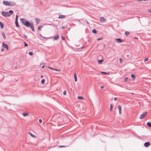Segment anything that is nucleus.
I'll return each instance as SVG.
<instances>
[{
	"mask_svg": "<svg viewBox=\"0 0 151 151\" xmlns=\"http://www.w3.org/2000/svg\"><path fill=\"white\" fill-rule=\"evenodd\" d=\"M23 35L25 38H27V37L26 35H25L24 34H23Z\"/></svg>",
	"mask_w": 151,
	"mask_h": 151,
	"instance_id": "nucleus-41",
	"label": "nucleus"
},
{
	"mask_svg": "<svg viewBox=\"0 0 151 151\" xmlns=\"http://www.w3.org/2000/svg\"><path fill=\"white\" fill-rule=\"evenodd\" d=\"M78 99H83V97H82V96H78Z\"/></svg>",
	"mask_w": 151,
	"mask_h": 151,
	"instance_id": "nucleus-27",
	"label": "nucleus"
},
{
	"mask_svg": "<svg viewBox=\"0 0 151 151\" xmlns=\"http://www.w3.org/2000/svg\"><path fill=\"white\" fill-rule=\"evenodd\" d=\"M148 60V58H146L144 60V62H146Z\"/></svg>",
	"mask_w": 151,
	"mask_h": 151,
	"instance_id": "nucleus-38",
	"label": "nucleus"
},
{
	"mask_svg": "<svg viewBox=\"0 0 151 151\" xmlns=\"http://www.w3.org/2000/svg\"><path fill=\"white\" fill-rule=\"evenodd\" d=\"M129 55H127V57H129Z\"/></svg>",
	"mask_w": 151,
	"mask_h": 151,
	"instance_id": "nucleus-53",
	"label": "nucleus"
},
{
	"mask_svg": "<svg viewBox=\"0 0 151 151\" xmlns=\"http://www.w3.org/2000/svg\"><path fill=\"white\" fill-rule=\"evenodd\" d=\"M18 15H17L16 16V17L15 21H18Z\"/></svg>",
	"mask_w": 151,
	"mask_h": 151,
	"instance_id": "nucleus-34",
	"label": "nucleus"
},
{
	"mask_svg": "<svg viewBox=\"0 0 151 151\" xmlns=\"http://www.w3.org/2000/svg\"><path fill=\"white\" fill-rule=\"evenodd\" d=\"M43 27V26H40L39 27H38V30H41V28Z\"/></svg>",
	"mask_w": 151,
	"mask_h": 151,
	"instance_id": "nucleus-26",
	"label": "nucleus"
},
{
	"mask_svg": "<svg viewBox=\"0 0 151 151\" xmlns=\"http://www.w3.org/2000/svg\"><path fill=\"white\" fill-rule=\"evenodd\" d=\"M120 63H122V59L121 58L119 59Z\"/></svg>",
	"mask_w": 151,
	"mask_h": 151,
	"instance_id": "nucleus-35",
	"label": "nucleus"
},
{
	"mask_svg": "<svg viewBox=\"0 0 151 151\" xmlns=\"http://www.w3.org/2000/svg\"><path fill=\"white\" fill-rule=\"evenodd\" d=\"M61 39L63 40H65V38L63 36H61Z\"/></svg>",
	"mask_w": 151,
	"mask_h": 151,
	"instance_id": "nucleus-32",
	"label": "nucleus"
},
{
	"mask_svg": "<svg viewBox=\"0 0 151 151\" xmlns=\"http://www.w3.org/2000/svg\"><path fill=\"white\" fill-rule=\"evenodd\" d=\"M0 25L1 27V29H3L4 28V24H3L1 21H0Z\"/></svg>",
	"mask_w": 151,
	"mask_h": 151,
	"instance_id": "nucleus-14",
	"label": "nucleus"
},
{
	"mask_svg": "<svg viewBox=\"0 0 151 151\" xmlns=\"http://www.w3.org/2000/svg\"><path fill=\"white\" fill-rule=\"evenodd\" d=\"M66 94V91H64L63 92V94L64 95H65Z\"/></svg>",
	"mask_w": 151,
	"mask_h": 151,
	"instance_id": "nucleus-33",
	"label": "nucleus"
},
{
	"mask_svg": "<svg viewBox=\"0 0 151 151\" xmlns=\"http://www.w3.org/2000/svg\"><path fill=\"white\" fill-rule=\"evenodd\" d=\"M74 78L75 79V81L76 82H77V77L76 75V73L74 74Z\"/></svg>",
	"mask_w": 151,
	"mask_h": 151,
	"instance_id": "nucleus-15",
	"label": "nucleus"
},
{
	"mask_svg": "<svg viewBox=\"0 0 151 151\" xmlns=\"http://www.w3.org/2000/svg\"><path fill=\"white\" fill-rule=\"evenodd\" d=\"M43 76H42V75H41V78H43Z\"/></svg>",
	"mask_w": 151,
	"mask_h": 151,
	"instance_id": "nucleus-51",
	"label": "nucleus"
},
{
	"mask_svg": "<svg viewBox=\"0 0 151 151\" xmlns=\"http://www.w3.org/2000/svg\"><path fill=\"white\" fill-rule=\"evenodd\" d=\"M68 146H60L59 147L60 148L64 147H68Z\"/></svg>",
	"mask_w": 151,
	"mask_h": 151,
	"instance_id": "nucleus-29",
	"label": "nucleus"
},
{
	"mask_svg": "<svg viewBox=\"0 0 151 151\" xmlns=\"http://www.w3.org/2000/svg\"><path fill=\"white\" fill-rule=\"evenodd\" d=\"M131 76L132 77V78L133 79L135 78V76L133 74H131Z\"/></svg>",
	"mask_w": 151,
	"mask_h": 151,
	"instance_id": "nucleus-21",
	"label": "nucleus"
},
{
	"mask_svg": "<svg viewBox=\"0 0 151 151\" xmlns=\"http://www.w3.org/2000/svg\"><path fill=\"white\" fill-rule=\"evenodd\" d=\"M15 22L16 27H19V25L18 24V21H15Z\"/></svg>",
	"mask_w": 151,
	"mask_h": 151,
	"instance_id": "nucleus-16",
	"label": "nucleus"
},
{
	"mask_svg": "<svg viewBox=\"0 0 151 151\" xmlns=\"http://www.w3.org/2000/svg\"><path fill=\"white\" fill-rule=\"evenodd\" d=\"M1 34L2 35L3 37L4 38V39H6V35H5V33L3 32H2L1 33Z\"/></svg>",
	"mask_w": 151,
	"mask_h": 151,
	"instance_id": "nucleus-11",
	"label": "nucleus"
},
{
	"mask_svg": "<svg viewBox=\"0 0 151 151\" xmlns=\"http://www.w3.org/2000/svg\"><path fill=\"white\" fill-rule=\"evenodd\" d=\"M54 70H55V71H60V70H59V69H57L56 68H55Z\"/></svg>",
	"mask_w": 151,
	"mask_h": 151,
	"instance_id": "nucleus-30",
	"label": "nucleus"
},
{
	"mask_svg": "<svg viewBox=\"0 0 151 151\" xmlns=\"http://www.w3.org/2000/svg\"><path fill=\"white\" fill-rule=\"evenodd\" d=\"M84 46H82V47H81V49L83 48H84Z\"/></svg>",
	"mask_w": 151,
	"mask_h": 151,
	"instance_id": "nucleus-49",
	"label": "nucleus"
},
{
	"mask_svg": "<svg viewBox=\"0 0 151 151\" xmlns=\"http://www.w3.org/2000/svg\"><path fill=\"white\" fill-rule=\"evenodd\" d=\"M150 144L149 142H147L144 143V145L145 147H147L150 145Z\"/></svg>",
	"mask_w": 151,
	"mask_h": 151,
	"instance_id": "nucleus-8",
	"label": "nucleus"
},
{
	"mask_svg": "<svg viewBox=\"0 0 151 151\" xmlns=\"http://www.w3.org/2000/svg\"><path fill=\"white\" fill-rule=\"evenodd\" d=\"M35 20L37 24H38L40 21V19L38 18H35Z\"/></svg>",
	"mask_w": 151,
	"mask_h": 151,
	"instance_id": "nucleus-13",
	"label": "nucleus"
},
{
	"mask_svg": "<svg viewBox=\"0 0 151 151\" xmlns=\"http://www.w3.org/2000/svg\"><path fill=\"white\" fill-rule=\"evenodd\" d=\"M24 46H27L28 45L25 42H24Z\"/></svg>",
	"mask_w": 151,
	"mask_h": 151,
	"instance_id": "nucleus-37",
	"label": "nucleus"
},
{
	"mask_svg": "<svg viewBox=\"0 0 151 151\" xmlns=\"http://www.w3.org/2000/svg\"><path fill=\"white\" fill-rule=\"evenodd\" d=\"M129 34V33L127 32V31H126L125 33V35L126 36H127Z\"/></svg>",
	"mask_w": 151,
	"mask_h": 151,
	"instance_id": "nucleus-24",
	"label": "nucleus"
},
{
	"mask_svg": "<svg viewBox=\"0 0 151 151\" xmlns=\"http://www.w3.org/2000/svg\"><path fill=\"white\" fill-rule=\"evenodd\" d=\"M48 68H49L50 69L52 70H54V68H52V67H48Z\"/></svg>",
	"mask_w": 151,
	"mask_h": 151,
	"instance_id": "nucleus-31",
	"label": "nucleus"
},
{
	"mask_svg": "<svg viewBox=\"0 0 151 151\" xmlns=\"http://www.w3.org/2000/svg\"><path fill=\"white\" fill-rule=\"evenodd\" d=\"M113 108V105L112 104H111L110 105V111H112Z\"/></svg>",
	"mask_w": 151,
	"mask_h": 151,
	"instance_id": "nucleus-22",
	"label": "nucleus"
},
{
	"mask_svg": "<svg viewBox=\"0 0 151 151\" xmlns=\"http://www.w3.org/2000/svg\"><path fill=\"white\" fill-rule=\"evenodd\" d=\"M104 86H101V89H102L104 88Z\"/></svg>",
	"mask_w": 151,
	"mask_h": 151,
	"instance_id": "nucleus-40",
	"label": "nucleus"
},
{
	"mask_svg": "<svg viewBox=\"0 0 151 151\" xmlns=\"http://www.w3.org/2000/svg\"><path fill=\"white\" fill-rule=\"evenodd\" d=\"M114 100L115 101H116L117 100V98L116 97H114Z\"/></svg>",
	"mask_w": 151,
	"mask_h": 151,
	"instance_id": "nucleus-44",
	"label": "nucleus"
},
{
	"mask_svg": "<svg viewBox=\"0 0 151 151\" xmlns=\"http://www.w3.org/2000/svg\"><path fill=\"white\" fill-rule=\"evenodd\" d=\"M3 3L6 6H13L15 5V3L12 1H3Z\"/></svg>",
	"mask_w": 151,
	"mask_h": 151,
	"instance_id": "nucleus-3",
	"label": "nucleus"
},
{
	"mask_svg": "<svg viewBox=\"0 0 151 151\" xmlns=\"http://www.w3.org/2000/svg\"><path fill=\"white\" fill-rule=\"evenodd\" d=\"M118 109L119 110V114H121V106L120 105L118 106Z\"/></svg>",
	"mask_w": 151,
	"mask_h": 151,
	"instance_id": "nucleus-9",
	"label": "nucleus"
},
{
	"mask_svg": "<svg viewBox=\"0 0 151 151\" xmlns=\"http://www.w3.org/2000/svg\"><path fill=\"white\" fill-rule=\"evenodd\" d=\"M115 41L117 43H120L123 42V41L121 39L116 38L115 39Z\"/></svg>",
	"mask_w": 151,
	"mask_h": 151,
	"instance_id": "nucleus-5",
	"label": "nucleus"
},
{
	"mask_svg": "<svg viewBox=\"0 0 151 151\" xmlns=\"http://www.w3.org/2000/svg\"><path fill=\"white\" fill-rule=\"evenodd\" d=\"M147 125L149 127H151V123L150 122H148L147 124Z\"/></svg>",
	"mask_w": 151,
	"mask_h": 151,
	"instance_id": "nucleus-17",
	"label": "nucleus"
},
{
	"mask_svg": "<svg viewBox=\"0 0 151 151\" xmlns=\"http://www.w3.org/2000/svg\"><path fill=\"white\" fill-rule=\"evenodd\" d=\"M22 114L24 116H25L28 115V114L26 113H24Z\"/></svg>",
	"mask_w": 151,
	"mask_h": 151,
	"instance_id": "nucleus-19",
	"label": "nucleus"
},
{
	"mask_svg": "<svg viewBox=\"0 0 151 151\" xmlns=\"http://www.w3.org/2000/svg\"><path fill=\"white\" fill-rule=\"evenodd\" d=\"M65 16L64 15H60L59 17V19H63L65 17Z\"/></svg>",
	"mask_w": 151,
	"mask_h": 151,
	"instance_id": "nucleus-10",
	"label": "nucleus"
},
{
	"mask_svg": "<svg viewBox=\"0 0 151 151\" xmlns=\"http://www.w3.org/2000/svg\"><path fill=\"white\" fill-rule=\"evenodd\" d=\"M100 21L101 22L103 23L106 22V20L105 19L104 17H101L100 18Z\"/></svg>",
	"mask_w": 151,
	"mask_h": 151,
	"instance_id": "nucleus-7",
	"label": "nucleus"
},
{
	"mask_svg": "<svg viewBox=\"0 0 151 151\" xmlns=\"http://www.w3.org/2000/svg\"><path fill=\"white\" fill-rule=\"evenodd\" d=\"M92 32L93 33H95V34L96 33H97V31H96V30L95 29H93L92 30Z\"/></svg>",
	"mask_w": 151,
	"mask_h": 151,
	"instance_id": "nucleus-23",
	"label": "nucleus"
},
{
	"mask_svg": "<svg viewBox=\"0 0 151 151\" xmlns=\"http://www.w3.org/2000/svg\"><path fill=\"white\" fill-rule=\"evenodd\" d=\"M40 36L42 37H43V38L44 39H46V38H47V37H42L41 35V34L40 35Z\"/></svg>",
	"mask_w": 151,
	"mask_h": 151,
	"instance_id": "nucleus-42",
	"label": "nucleus"
},
{
	"mask_svg": "<svg viewBox=\"0 0 151 151\" xmlns=\"http://www.w3.org/2000/svg\"><path fill=\"white\" fill-rule=\"evenodd\" d=\"M59 36L58 35L56 36H55V37H54V40H58L59 38Z\"/></svg>",
	"mask_w": 151,
	"mask_h": 151,
	"instance_id": "nucleus-18",
	"label": "nucleus"
},
{
	"mask_svg": "<svg viewBox=\"0 0 151 151\" xmlns=\"http://www.w3.org/2000/svg\"><path fill=\"white\" fill-rule=\"evenodd\" d=\"M65 28V27H64V26H63V27H62V29H64Z\"/></svg>",
	"mask_w": 151,
	"mask_h": 151,
	"instance_id": "nucleus-46",
	"label": "nucleus"
},
{
	"mask_svg": "<svg viewBox=\"0 0 151 151\" xmlns=\"http://www.w3.org/2000/svg\"><path fill=\"white\" fill-rule=\"evenodd\" d=\"M45 80L44 79H42L41 81V83L42 84H44L45 83Z\"/></svg>",
	"mask_w": 151,
	"mask_h": 151,
	"instance_id": "nucleus-25",
	"label": "nucleus"
},
{
	"mask_svg": "<svg viewBox=\"0 0 151 151\" xmlns=\"http://www.w3.org/2000/svg\"><path fill=\"white\" fill-rule=\"evenodd\" d=\"M128 79V77H126L125 78V79H124V81H125V82L127 81Z\"/></svg>",
	"mask_w": 151,
	"mask_h": 151,
	"instance_id": "nucleus-36",
	"label": "nucleus"
},
{
	"mask_svg": "<svg viewBox=\"0 0 151 151\" xmlns=\"http://www.w3.org/2000/svg\"><path fill=\"white\" fill-rule=\"evenodd\" d=\"M40 3H41V4H42V2H41V1H40Z\"/></svg>",
	"mask_w": 151,
	"mask_h": 151,
	"instance_id": "nucleus-54",
	"label": "nucleus"
},
{
	"mask_svg": "<svg viewBox=\"0 0 151 151\" xmlns=\"http://www.w3.org/2000/svg\"><path fill=\"white\" fill-rule=\"evenodd\" d=\"M39 122L40 123H41L42 122V120L41 119H39Z\"/></svg>",
	"mask_w": 151,
	"mask_h": 151,
	"instance_id": "nucleus-39",
	"label": "nucleus"
},
{
	"mask_svg": "<svg viewBox=\"0 0 151 151\" xmlns=\"http://www.w3.org/2000/svg\"><path fill=\"white\" fill-rule=\"evenodd\" d=\"M4 49H2L1 50V51H3L4 50Z\"/></svg>",
	"mask_w": 151,
	"mask_h": 151,
	"instance_id": "nucleus-47",
	"label": "nucleus"
},
{
	"mask_svg": "<svg viewBox=\"0 0 151 151\" xmlns=\"http://www.w3.org/2000/svg\"><path fill=\"white\" fill-rule=\"evenodd\" d=\"M147 112L144 113L140 116L139 118L140 119H143L147 115Z\"/></svg>",
	"mask_w": 151,
	"mask_h": 151,
	"instance_id": "nucleus-4",
	"label": "nucleus"
},
{
	"mask_svg": "<svg viewBox=\"0 0 151 151\" xmlns=\"http://www.w3.org/2000/svg\"><path fill=\"white\" fill-rule=\"evenodd\" d=\"M20 20L21 22L23 24L27 27H30L32 30L33 32L35 31L34 27L32 23L31 24L29 21L25 19L20 18Z\"/></svg>",
	"mask_w": 151,
	"mask_h": 151,
	"instance_id": "nucleus-1",
	"label": "nucleus"
},
{
	"mask_svg": "<svg viewBox=\"0 0 151 151\" xmlns=\"http://www.w3.org/2000/svg\"><path fill=\"white\" fill-rule=\"evenodd\" d=\"M28 133L32 137H33V138H36V136H35L33 134H32L31 132H29Z\"/></svg>",
	"mask_w": 151,
	"mask_h": 151,
	"instance_id": "nucleus-12",
	"label": "nucleus"
},
{
	"mask_svg": "<svg viewBox=\"0 0 151 151\" xmlns=\"http://www.w3.org/2000/svg\"><path fill=\"white\" fill-rule=\"evenodd\" d=\"M101 73H102L103 74H106V73L105 72H101Z\"/></svg>",
	"mask_w": 151,
	"mask_h": 151,
	"instance_id": "nucleus-45",
	"label": "nucleus"
},
{
	"mask_svg": "<svg viewBox=\"0 0 151 151\" xmlns=\"http://www.w3.org/2000/svg\"><path fill=\"white\" fill-rule=\"evenodd\" d=\"M120 86L122 87H124L123 86Z\"/></svg>",
	"mask_w": 151,
	"mask_h": 151,
	"instance_id": "nucleus-52",
	"label": "nucleus"
},
{
	"mask_svg": "<svg viewBox=\"0 0 151 151\" xmlns=\"http://www.w3.org/2000/svg\"><path fill=\"white\" fill-rule=\"evenodd\" d=\"M29 54L30 55H33V53L32 52H30L29 53Z\"/></svg>",
	"mask_w": 151,
	"mask_h": 151,
	"instance_id": "nucleus-28",
	"label": "nucleus"
},
{
	"mask_svg": "<svg viewBox=\"0 0 151 151\" xmlns=\"http://www.w3.org/2000/svg\"><path fill=\"white\" fill-rule=\"evenodd\" d=\"M2 45L3 47L5 48L7 50H9V47L7 44L3 42L2 44Z\"/></svg>",
	"mask_w": 151,
	"mask_h": 151,
	"instance_id": "nucleus-6",
	"label": "nucleus"
},
{
	"mask_svg": "<svg viewBox=\"0 0 151 151\" xmlns=\"http://www.w3.org/2000/svg\"><path fill=\"white\" fill-rule=\"evenodd\" d=\"M44 67V66L43 65L42 67V68H43Z\"/></svg>",
	"mask_w": 151,
	"mask_h": 151,
	"instance_id": "nucleus-48",
	"label": "nucleus"
},
{
	"mask_svg": "<svg viewBox=\"0 0 151 151\" xmlns=\"http://www.w3.org/2000/svg\"><path fill=\"white\" fill-rule=\"evenodd\" d=\"M103 59L101 60H98V63L99 64H101L102 62L103 61Z\"/></svg>",
	"mask_w": 151,
	"mask_h": 151,
	"instance_id": "nucleus-20",
	"label": "nucleus"
},
{
	"mask_svg": "<svg viewBox=\"0 0 151 151\" xmlns=\"http://www.w3.org/2000/svg\"><path fill=\"white\" fill-rule=\"evenodd\" d=\"M102 39L101 38H99L98 39H97V40L99 41L101 40Z\"/></svg>",
	"mask_w": 151,
	"mask_h": 151,
	"instance_id": "nucleus-43",
	"label": "nucleus"
},
{
	"mask_svg": "<svg viewBox=\"0 0 151 151\" xmlns=\"http://www.w3.org/2000/svg\"><path fill=\"white\" fill-rule=\"evenodd\" d=\"M149 11L151 13V10H149Z\"/></svg>",
	"mask_w": 151,
	"mask_h": 151,
	"instance_id": "nucleus-50",
	"label": "nucleus"
},
{
	"mask_svg": "<svg viewBox=\"0 0 151 151\" xmlns=\"http://www.w3.org/2000/svg\"><path fill=\"white\" fill-rule=\"evenodd\" d=\"M13 13V12L12 10H9V12H5L3 11L1 12L2 14L4 17H9Z\"/></svg>",
	"mask_w": 151,
	"mask_h": 151,
	"instance_id": "nucleus-2",
	"label": "nucleus"
}]
</instances>
